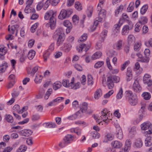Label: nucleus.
<instances>
[{
    "instance_id": "obj_1",
    "label": "nucleus",
    "mask_w": 152,
    "mask_h": 152,
    "mask_svg": "<svg viewBox=\"0 0 152 152\" xmlns=\"http://www.w3.org/2000/svg\"><path fill=\"white\" fill-rule=\"evenodd\" d=\"M102 115L99 118V119H98L95 116L94 119L96 120L97 123H101L102 121H104L105 123L108 122V120H109L108 116L110 113H109L108 110L107 109H104L101 112Z\"/></svg>"
},
{
    "instance_id": "obj_2",
    "label": "nucleus",
    "mask_w": 152,
    "mask_h": 152,
    "mask_svg": "<svg viewBox=\"0 0 152 152\" xmlns=\"http://www.w3.org/2000/svg\"><path fill=\"white\" fill-rule=\"evenodd\" d=\"M103 4L99 3L98 4L97 9L98 11H100L99 13L98 17L96 18L97 20L100 22L102 21L103 19H104L106 16V12L104 10L102 9V6Z\"/></svg>"
},
{
    "instance_id": "obj_3",
    "label": "nucleus",
    "mask_w": 152,
    "mask_h": 152,
    "mask_svg": "<svg viewBox=\"0 0 152 152\" xmlns=\"http://www.w3.org/2000/svg\"><path fill=\"white\" fill-rule=\"evenodd\" d=\"M72 12L73 11L72 10H67L64 9L62 10L58 16V18L59 19L62 20L69 17Z\"/></svg>"
},
{
    "instance_id": "obj_4",
    "label": "nucleus",
    "mask_w": 152,
    "mask_h": 152,
    "mask_svg": "<svg viewBox=\"0 0 152 152\" xmlns=\"http://www.w3.org/2000/svg\"><path fill=\"white\" fill-rule=\"evenodd\" d=\"M141 129L143 130H146L148 129V131L145 132L146 134H152V126L150 123L148 122H145L141 124L140 125Z\"/></svg>"
},
{
    "instance_id": "obj_5",
    "label": "nucleus",
    "mask_w": 152,
    "mask_h": 152,
    "mask_svg": "<svg viewBox=\"0 0 152 152\" xmlns=\"http://www.w3.org/2000/svg\"><path fill=\"white\" fill-rule=\"evenodd\" d=\"M133 26L132 23L130 21H128V25H126L124 26L122 29V34L123 35H125L127 34L129 30L131 29Z\"/></svg>"
},
{
    "instance_id": "obj_6",
    "label": "nucleus",
    "mask_w": 152,
    "mask_h": 152,
    "mask_svg": "<svg viewBox=\"0 0 152 152\" xmlns=\"http://www.w3.org/2000/svg\"><path fill=\"white\" fill-rule=\"evenodd\" d=\"M56 16V13L53 10H50L47 11L45 14L44 18L46 20H51L55 18Z\"/></svg>"
},
{
    "instance_id": "obj_7",
    "label": "nucleus",
    "mask_w": 152,
    "mask_h": 152,
    "mask_svg": "<svg viewBox=\"0 0 152 152\" xmlns=\"http://www.w3.org/2000/svg\"><path fill=\"white\" fill-rule=\"evenodd\" d=\"M151 76L148 74H145L143 77V81L144 84L148 85V87L152 85V80L151 79Z\"/></svg>"
},
{
    "instance_id": "obj_8",
    "label": "nucleus",
    "mask_w": 152,
    "mask_h": 152,
    "mask_svg": "<svg viewBox=\"0 0 152 152\" xmlns=\"http://www.w3.org/2000/svg\"><path fill=\"white\" fill-rule=\"evenodd\" d=\"M132 88L134 91L136 92L139 93L142 90V88L139 83V81L137 80H135Z\"/></svg>"
},
{
    "instance_id": "obj_9",
    "label": "nucleus",
    "mask_w": 152,
    "mask_h": 152,
    "mask_svg": "<svg viewBox=\"0 0 152 152\" xmlns=\"http://www.w3.org/2000/svg\"><path fill=\"white\" fill-rule=\"evenodd\" d=\"M90 45H86L84 44L80 45L77 47V50L79 52L84 51L85 52H87L90 47Z\"/></svg>"
},
{
    "instance_id": "obj_10",
    "label": "nucleus",
    "mask_w": 152,
    "mask_h": 152,
    "mask_svg": "<svg viewBox=\"0 0 152 152\" xmlns=\"http://www.w3.org/2000/svg\"><path fill=\"white\" fill-rule=\"evenodd\" d=\"M64 35L62 29L61 28H58L56 29L54 33L53 38L56 39L57 38Z\"/></svg>"
},
{
    "instance_id": "obj_11",
    "label": "nucleus",
    "mask_w": 152,
    "mask_h": 152,
    "mask_svg": "<svg viewBox=\"0 0 152 152\" xmlns=\"http://www.w3.org/2000/svg\"><path fill=\"white\" fill-rule=\"evenodd\" d=\"M72 46L70 43H64L60 48V50L65 52H69L72 48Z\"/></svg>"
},
{
    "instance_id": "obj_12",
    "label": "nucleus",
    "mask_w": 152,
    "mask_h": 152,
    "mask_svg": "<svg viewBox=\"0 0 152 152\" xmlns=\"http://www.w3.org/2000/svg\"><path fill=\"white\" fill-rule=\"evenodd\" d=\"M10 25H9L8 26V31L10 32V33L12 34H14L15 31H16L15 35L16 36H17L18 33V31L19 28V26L18 25H15L12 26L10 28Z\"/></svg>"
},
{
    "instance_id": "obj_13",
    "label": "nucleus",
    "mask_w": 152,
    "mask_h": 152,
    "mask_svg": "<svg viewBox=\"0 0 152 152\" xmlns=\"http://www.w3.org/2000/svg\"><path fill=\"white\" fill-rule=\"evenodd\" d=\"M129 104L132 106L136 105L138 103V99L135 95L127 100Z\"/></svg>"
},
{
    "instance_id": "obj_14",
    "label": "nucleus",
    "mask_w": 152,
    "mask_h": 152,
    "mask_svg": "<svg viewBox=\"0 0 152 152\" xmlns=\"http://www.w3.org/2000/svg\"><path fill=\"white\" fill-rule=\"evenodd\" d=\"M74 78L73 77L72 78V81L70 82L71 83L70 86L71 88L74 90H76L79 88L81 86V84L80 82H77L75 84H74Z\"/></svg>"
},
{
    "instance_id": "obj_15",
    "label": "nucleus",
    "mask_w": 152,
    "mask_h": 152,
    "mask_svg": "<svg viewBox=\"0 0 152 152\" xmlns=\"http://www.w3.org/2000/svg\"><path fill=\"white\" fill-rule=\"evenodd\" d=\"M114 137V136L113 134L111 133H108L106 135L103 140V142L107 143L108 141L112 140Z\"/></svg>"
},
{
    "instance_id": "obj_16",
    "label": "nucleus",
    "mask_w": 152,
    "mask_h": 152,
    "mask_svg": "<svg viewBox=\"0 0 152 152\" xmlns=\"http://www.w3.org/2000/svg\"><path fill=\"white\" fill-rule=\"evenodd\" d=\"M122 45L123 41L119 40L114 45L113 48L117 50H121L122 48Z\"/></svg>"
},
{
    "instance_id": "obj_17",
    "label": "nucleus",
    "mask_w": 152,
    "mask_h": 152,
    "mask_svg": "<svg viewBox=\"0 0 152 152\" xmlns=\"http://www.w3.org/2000/svg\"><path fill=\"white\" fill-rule=\"evenodd\" d=\"M131 143L132 142L130 140H127L126 141L124 148V152H128L130 150Z\"/></svg>"
},
{
    "instance_id": "obj_18",
    "label": "nucleus",
    "mask_w": 152,
    "mask_h": 152,
    "mask_svg": "<svg viewBox=\"0 0 152 152\" xmlns=\"http://www.w3.org/2000/svg\"><path fill=\"white\" fill-rule=\"evenodd\" d=\"M21 135L25 137H28L32 133V132L30 129H24L20 132Z\"/></svg>"
},
{
    "instance_id": "obj_19",
    "label": "nucleus",
    "mask_w": 152,
    "mask_h": 152,
    "mask_svg": "<svg viewBox=\"0 0 152 152\" xmlns=\"http://www.w3.org/2000/svg\"><path fill=\"white\" fill-rule=\"evenodd\" d=\"M112 147L115 148H120L122 145V143L117 140L113 141L111 143Z\"/></svg>"
},
{
    "instance_id": "obj_20",
    "label": "nucleus",
    "mask_w": 152,
    "mask_h": 152,
    "mask_svg": "<svg viewBox=\"0 0 152 152\" xmlns=\"http://www.w3.org/2000/svg\"><path fill=\"white\" fill-rule=\"evenodd\" d=\"M74 139L73 136L71 134H67L64 138V140L68 144L71 143Z\"/></svg>"
},
{
    "instance_id": "obj_21",
    "label": "nucleus",
    "mask_w": 152,
    "mask_h": 152,
    "mask_svg": "<svg viewBox=\"0 0 152 152\" xmlns=\"http://www.w3.org/2000/svg\"><path fill=\"white\" fill-rule=\"evenodd\" d=\"M111 78L110 76L108 77L106 82L107 85L109 89H112L114 86V82Z\"/></svg>"
},
{
    "instance_id": "obj_22",
    "label": "nucleus",
    "mask_w": 152,
    "mask_h": 152,
    "mask_svg": "<svg viewBox=\"0 0 152 152\" xmlns=\"http://www.w3.org/2000/svg\"><path fill=\"white\" fill-rule=\"evenodd\" d=\"M117 130H116L117 137L119 139H121L123 137V134L122 130L119 126L118 125Z\"/></svg>"
},
{
    "instance_id": "obj_23",
    "label": "nucleus",
    "mask_w": 152,
    "mask_h": 152,
    "mask_svg": "<svg viewBox=\"0 0 152 152\" xmlns=\"http://www.w3.org/2000/svg\"><path fill=\"white\" fill-rule=\"evenodd\" d=\"M56 20L55 18L50 20V22L48 25L50 27L51 29H54L56 27Z\"/></svg>"
},
{
    "instance_id": "obj_24",
    "label": "nucleus",
    "mask_w": 152,
    "mask_h": 152,
    "mask_svg": "<svg viewBox=\"0 0 152 152\" xmlns=\"http://www.w3.org/2000/svg\"><path fill=\"white\" fill-rule=\"evenodd\" d=\"M61 86V83L59 81H56L53 84V89L55 91L60 89Z\"/></svg>"
},
{
    "instance_id": "obj_25",
    "label": "nucleus",
    "mask_w": 152,
    "mask_h": 152,
    "mask_svg": "<svg viewBox=\"0 0 152 152\" xmlns=\"http://www.w3.org/2000/svg\"><path fill=\"white\" fill-rule=\"evenodd\" d=\"M8 67L7 63L4 62L0 65V74L2 73L5 72Z\"/></svg>"
},
{
    "instance_id": "obj_26",
    "label": "nucleus",
    "mask_w": 152,
    "mask_h": 152,
    "mask_svg": "<svg viewBox=\"0 0 152 152\" xmlns=\"http://www.w3.org/2000/svg\"><path fill=\"white\" fill-rule=\"evenodd\" d=\"M43 126L47 128H54L56 127V124L52 122L44 123L43 124Z\"/></svg>"
},
{
    "instance_id": "obj_27",
    "label": "nucleus",
    "mask_w": 152,
    "mask_h": 152,
    "mask_svg": "<svg viewBox=\"0 0 152 152\" xmlns=\"http://www.w3.org/2000/svg\"><path fill=\"white\" fill-rule=\"evenodd\" d=\"M102 55L101 52L99 51L96 52L92 56L91 58L93 60H95L100 58Z\"/></svg>"
},
{
    "instance_id": "obj_28",
    "label": "nucleus",
    "mask_w": 152,
    "mask_h": 152,
    "mask_svg": "<svg viewBox=\"0 0 152 152\" xmlns=\"http://www.w3.org/2000/svg\"><path fill=\"white\" fill-rule=\"evenodd\" d=\"M102 95V92L101 90L100 89H97L95 92L94 94V97L95 99H98L99 97H101Z\"/></svg>"
},
{
    "instance_id": "obj_29",
    "label": "nucleus",
    "mask_w": 152,
    "mask_h": 152,
    "mask_svg": "<svg viewBox=\"0 0 152 152\" xmlns=\"http://www.w3.org/2000/svg\"><path fill=\"white\" fill-rule=\"evenodd\" d=\"M123 23V21L122 19L121 18L118 23L117 24H115L113 27L114 29L115 30H117L119 31L120 28Z\"/></svg>"
},
{
    "instance_id": "obj_30",
    "label": "nucleus",
    "mask_w": 152,
    "mask_h": 152,
    "mask_svg": "<svg viewBox=\"0 0 152 152\" xmlns=\"http://www.w3.org/2000/svg\"><path fill=\"white\" fill-rule=\"evenodd\" d=\"M65 39L64 35L58 37L56 42L57 46H59L61 45L64 42Z\"/></svg>"
},
{
    "instance_id": "obj_31",
    "label": "nucleus",
    "mask_w": 152,
    "mask_h": 152,
    "mask_svg": "<svg viewBox=\"0 0 152 152\" xmlns=\"http://www.w3.org/2000/svg\"><path fill=\"white\" fill-rule=\"evenodd\" d=\"M145 145L146 146H150L152 145V137L150 136L148 137L145 141Z\"/></svg>"
},
{
    "instance_id": "obj_32",
    "label": "nucleus",
    "mask_w": 152,
    "mask_h": 152,
    "mask_svg": "<svg viewBox=\"0 0 152 152\" xmlns=\"http://www.w3.org/2000/svg\"><path fill=\"white\" fill-rule=\"evenodd\" d=\"M135 146L137 148H140L143 145L142 142L140 139H137L134 143Z\"/></svg>"
},
{
    "instance_id": "obj_33",
    "label": "nucleus",
    "mask_w": 152,
    "mask_h": 152,
    "mask_svg": "<svg viewBox=\"0 0 152 152\" xmlns=\"http://www.w3.org/2000/svg\"><path fill=\"white\" fill-rule=\"evenodd\" d=\"M126 98L127 100L131 97L135 95L134 94L132 91H126L125 92Z\"/></svg>"
},
{
    "instance_id": "obj_34",
    "label": "nucleus",
    "mask_w": 152,
    "mask_h": 152,
    "mask_svg": "<svg viewBox=\"0 0 152 152\" xmlns=\"http://www.w3.org/2000/svg\"><path fill=\"white\" fill-rule=\"evenodd\" d=\"M87 108V103L86 102H83L80 107V110L83 113H85L86 112Z\"/></svg>"
},
{
    "instance_id": "obj_35",
    "label": "nucleus",
    "mask_w": 152,
    "mask_h": 152,
    "mask_svg": "<svg viewBox=\"0 0 152 152\" xmlns=\"http://www.w3.org/2000/svg\"><path fill=\"white\" fill-rule=\"evenodd\" d=\"M27 149V147L25 145H20L17 150L16 152H24Z\"/></svg>"
},
{
    "instance_id": "obj_36",
    "label": "nucleus",
    "mask_w": 152,
    "mask_h": 152,
    "mask_svg": "<svg viewBox=\"0 0 152 152\" xmlns=\"http://www.w3.org/2000/svg\"><path fill=\"white\" fill-rule=\"evenodd\" d=\"M35 11V9L32 7L26 5L24 10L26 14H28L31 12H33Z\"/></svg>"
},
{
    "instance_id": "obj_37",
    "label": "nucleus",
    "mask_w": 152,
    "mask_h": 152,
    "mask_svg": "<svg viewBox=\"0 0 152 152\" xmlns=\"http://www.w3.org/2000/svg\"><path fill=\"white\" fill-rule=\"evenodd\" d=\"M42 78V75L39 74H37L34 81L37 83H40L41 82Z\"/></svg>"
},
{
    "instance_id": "obj_38",
    "label": "nucleus",
    "mask_w": 152,
    "mask_h": 152,
    "mask_svg": "<svg viewBox=\"0 0 152 152\" xmlns=\"http://www.w3.org/2000/svg\"><path fill=\"white\" fill-rule=\"evenodd\" d=\"M7 51V49L6 47L2 46L0 48V55H5Z\"/></svg>"
},
{
    "instance_id": "obj_39",
    "label": "nucleus",
    "mask_w": 152,
    "mask_h": 152,
    "mask_svg": "<svg viewBox=\"0 0 152 152\" xmlns=\"http://www.w3.org/2000/svg\"><path fill=\"white\" fill-rule=\"evenodd\" d=\"M5 118L7 121L8 123H12L13 121L12 116L10 114H6L5 115Z\"/></svg>"
},
{
    "instance_id": "obj_40",
    "label": "nucleus",
    "mask_w": 152,
    "mask_h": 152,
    "mask_svg": "<svg viewBox=\"0 0 152 152\" xmlns=\"http://www.w3.org/2000/svg\"><path fill=\"white\" fill-rule=\"evenodd\" d=\"M35 55V52L33 50H30L28 53V57L30 60L32 59Z\"/></svg>"
},
{
    "instance_id": "obj_41",
    "label": "nucleus",
    "mask_w": 152,
    "mask_h": 152,
    "mask_svg": "<svg viewBox=\"0 0 152 152\" xmlns=\"http://www.w3.org/2000/svg\"><path fill=\"white\" fill-rule=\"evenodd\" d=\"M50 53L51 52H50L49 50H47L44 52L43 54V57L44 61H46L47 59L49 58Z\"/></svg>"
},
{
    "instance_id": "obj_42",
    "label": "nucleus",
    "mask_w": 152,
    "mask_h": 152,
    "mask_svg": "<svg viewBox=\"0 0 152 152\" xmlns=\"http://www.w3.org/2000/svg\"><path fill=\"white\" fill-rule=\"evenodd\" d=\"M63 25L64 26L68 28H72V26L71 23L67 20H65L63 22Z\"/></svg>"
},
{
    "instance_id": "obj_43",
    "label": "nucleus",
    "mask_w": 152,
    "mask_h": 152,
    "mask_svg": "<svg viewBox=\"0 0 152 152\" xmlns=\"http://www.w3.org/2000/svg\"><path fill=\"white\" fill-rule=\"evenodd\" d=\"M88 83L89 85H92L93 84L94 81L92 76L91 75H88Z\"/></svg>"
},
{
    "instance_id": "obj_44",
    "label": "nucleus",
    "mask_w": 152,
    "mask_h": 152,
    "mask_svg": "<svg viewBox=\"0 0 152 152\" xmlns=\"http://www.w3.org/2000/svg\"><path fill=\"white\" fill-rule=\"evenodd\" d=\"M98 22H99L97 20V19L96 18V21L94 22L93 25L90 28V31L93 32L95 30L98 24Z\"/></svg>"
},
{
    "instance_id": "obj_45",
    "label": "nucleus",
    "mask_w": 152,
    "mask_h": 152,
    "mask_svg": "<svg viewBox=\"0 0 152 152\" xmlns=\"http://www.w3.org/2000/svg\"><path fill=\"white\" fill-rule=\"evenodd\" d=\"M75 7L78 11H80L82 9V6L81 4L79 1H76L75 3Z\"/></svg>"
},
{
    "instance_id": "obj_46",
    "label": "nucleus",
    "mask_w": 152,
    "mask_h": 152,
    "mask_svg": "<svg viewBox=\"0 0 152 152\" xmlns=\"http://www.w3.org/2000/svg\"><path fill=\"white\" fill-rule=\"evenodd\" d=\"M123 92L122 88L121 87H120L116 96L117 99H120L122 97Z\"/></svg>"
},
{
    "instance_id": "obj_47",
    "label": "nucleus",
    "mask_w": 152,
    "mask_h": 152,
    "mask_svg": "<svg viewBox=\"0 0 152 152\" xmlns=\"http://www.w3.org/2000/svg\"><path fill=\"white\" fill-rule=\"evenodd\" d=\"M141 43L140 42H136L134 46V49L135 51H138L141 48Z\"/></svg>"
},
{
    "instance_id": "obj_48",
    "label": "nucleus",
    "mask_w": 152,
    "mask_h": 152,
    "mask_svg": "<svg viewBox=\"0 0 152 152\" xmlns=\"http://www.w3.org/2000/svg\"><path fill=\"white\" fill-rule=\"evenodd\" d=\"M147 18L145 17H141L139 20V22L141 24H144L147 22Z\"/></svg>"
},
{
    "instance_id": "obj_49",
    "label": "nucleus",
    "mask_w": 152,
    "mask_h": 152,
    "mask_svg": "<svg viewBox=\"0 0 152 152\" xmlns=\"http://www.w3.org/2000/svg\"><path fill=\"white\" fill-rule=\"evenodd\" d=\"M62 84L64 87L67 88L69 86V85H71V83H69V81L68 80L64 79L62 80Z\"/></svg>"
},
{
    "instance_id": "obj_50",
    "label": "nucleus",
    "mask_w": 152,
    "mask_h": 152,
    "mask_svg": "<svg viewBox=\"0 0 152 152\" xmlns=\"http://www.w3.org/2000/svg\"><path fill=\"white\" fill-rule=\"evenodd\" d=\"M134 37L132 35H130L128 37V44H131L133 43L134 41Z\"/></svg>"
},
{
    "instance_id": "obj_51",
    "label": "nucleus",
    "mask_w": 152,
    "mask_h": 152,
    "mask_svg": "<svg viewBox=\"0 0 152 152\" xmlns=\"http://www.w3.org/2000/svg\"><path fill=\"white\" fill-rule=\"evenodd\" d=\"M134 2H130L127 9L128 11L129 12H132L134 9Z\"/></svg>"
},
{
    "instance_id": "obj_52",
    "label": "nucleus",
    "mask_w": 152,
    "mask_h": 152,
    "mask_svg": "<svg viewBox=\"0 0 152 152\" xmlns=\"http://www.w3.org/2000/svg\"><path fill=\"white\" fill-rule=\"evenodd\" d=\"M126 75V79L128 81H130L132 78V75L131 70H128Z\"/></svg>"
},
{
    "instance_id": "obj_53",
    "label": "nucleus",
    "mask_w": 152,
    "mask_h": 152,
    "mask_svg": "<svg viewBox=\"0 0 152 152\" xmlns=\"http://www.w3.org/2000/svg\"><path fill=\"white\" fill-rule=\"evenodd\" d=\"M110 77H111V78L114 83H118L120 81V78L118 76L114 75L111 76Z\"/></svg>"
},
{
    "instance_id": "obj_54",
    "label": "nucleus",
    "mask_w": 152,
    "mask_h": 152,
    "mask_svg": "<svg viewBox=\"0 0 152 152\" xmlns=\"http://www.w3.org/2000/svg\"><path fill=\"white\" fill-rule=\"evenodd\" d=\"M142 96H143L145 100L149 99L151 97V94L148 92L143 93L142 94Z\"/></svg>"
},
{
    "instance_id": "obj_55",
    "label": "nucleus",
    "mask_w": 152,
    "mask_h": 152,
    "mask_svg": "<svg viewBox=\"0 0 152 152\" xmlns=\"http://www.w3.org/2000/svg\"><path fill=\"white\" fill-rule=\"evenodd\" d=\"M148 5H144L141 8L140 10V13L142 14L143 15L146 12L148 9Z\"/></svg>"
},
{
    "instance_id": "obj_56",
    "label": "nucleus",
    "mask_w": 152,
    "mask_h": 152,
    "mask_svg": "<svg viewBox=\"0 0 152 152\" xmlns=\"http://www.w3.org/2000/svg\"><path fill=\"white\" fill-rule=\"evenodd\" d=\"M93 11V9L92 7H89L87 11V16L88 17H91L92 15V12Z\"/></svg>"
},
{
    "instance_id": "obj_57",
    "label": "nucleus",
    "mask_w": 152,
    "mask_h": 152,
    "mask_svg": "<svg viewBox=\"0 0 152 152\" xmlns=\"http://www.w3.org/2000/svg\"><path fill=\"white\" fill-rule=\"evenodd\" d=\"M39 23H36L33 25L31 28V32L32 33L34 32L36 29H37Z\"/></svg>"
},
{
    "instance_id": "obj_58",
    "label": "nucleus",
    "mask_w": 152,
    "mask_h": 152,
    "mask_svg": "<svg viewBox=\"0 0 152 152\" xmlns=\"http://www.w3.org/2000/svg\"><path fill=\"white\" fill-rule=\"evenodd\" d=\"M104 64V62L103 61H99L96 62L94 65V67L95 68H99L101 67Z\"/></svg>"
},
{
    "instance_id": "obj_59",
    "label": "nucleus",
    "mask_w": 152,
    "mask_h": 152,
    "mask_svg": "<svg viewBox=\"0 0 152 152\" xmlns=\"http://www.w3.org/2000/svg\"><path fill=\"white\" fill-rule=\"evenodd\" d=\"M107 31L106 30H104L102 32L101 36L103 41H104L107 35Z\"/></svg>"
},
{
    "instance_id": "obj_60",
    "label": "nucleus",
    "mask_w": 152,
    "mask_h": 152,
    "mask_svg": "<svg viewBox=\"0 0 152 152\" xmlns=\"http://www.w3.org/2000/svg\"><path fill=\"white\" fill-rule=\"evenodd\" d=\"M50 0H47L44 4L43 2V9L44 10L47 9L50 5Z\"/></svg>"
},
{
    "instance_id": "obj_61",
    "label": "nucleus",
    "mask_w": 152,
    "mask_h": 152,
    "mask_svg": "<svg viewBox=\"0 0 152 152\" xmlns=\"http://www.w3.org/2000/svg\"><path fill=\"white\" fill-rule=\"evenodd\" d=\"M143 117L142 115H140L134 121V124H137L139 123L142 119Z\"/></svg>"
},
{
    "instance_id": "obj_62",
    "label": "nucleus",
    "mask_w": 152,
    "mask_h": 152,
    "mask_svg": "<svg viewBox=\"0 0 152 152\" xmlns=\"http://www.w3.org/2000/svg\"><path fill=\"white\" fill-rule=\"evenodd\" d=\"M88 36L86 33L83 34L79 38V40L81 42H84L86 40Z\"/></svg>"
},
{
    "instance_id": "obj_63",
    "label": "nucleus",
    "mask_w": 152,
    "mask_h": 152,
    "mask_svg": "<svg viewBox=\"0 0 152 152\" xmlns=\"http://www.w3.org/2000/svg\"><path fill=\"white\" fill-rule=\"evenodd\" d=\"M79 19V17L76 15H74L72 18L73 22L75 24H76L78 23Z\"/></svg>"
},
{
    "instance_id": "obj_64",
    "label": "nucleus",
    "mask_w": 152,
    "mask_h": 152,
    "mask_svg": "<svg viewBox=\"0 0 152 152\" xmlns=\"http://www.w3.org/2000/svg\"><path fill=\"white\" fill-rule=\"evenodd\" d=\"M129 48L130 44L127 43L124 47V51L126 53H128L129 52Z\"/></svg>"
}]
</instances>
